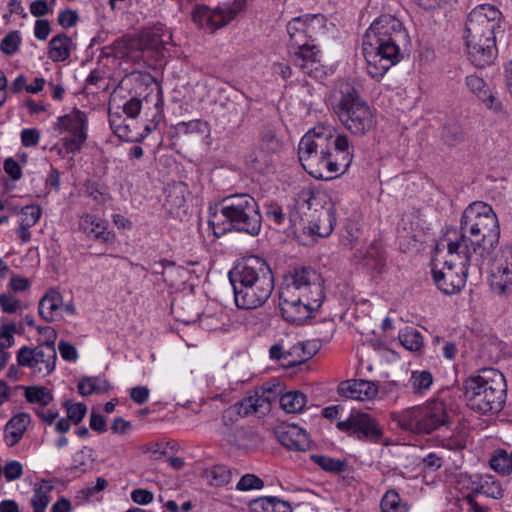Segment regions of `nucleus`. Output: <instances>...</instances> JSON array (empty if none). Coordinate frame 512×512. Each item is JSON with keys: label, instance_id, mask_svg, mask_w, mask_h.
Segmentation results:
<instances>
[{"label": "nucleus", "instance_id": "f257e3e1", "mask_svg": "<svg viewBox=\"0 0 512 512\" xmlns=\"http://www.w3.org/2000/svg\"><path fill=\"white\" fill-rule=\"evenodd\" d=\"M500 225L493 208L482 201L469 204L463 211L459 232L448 235L449 250L469 252V260L476 266L488 265L499 243Z\"/></svg>", "mask_w": 512, "mask_h": 512}, {"label": "nucleus", "instance_id": "f03ea898", "mask_svg": "<svg viewBox=\"0 0 512 512\" xmlns=\"http://www.w3.org/2000/svg\"><path fill=\"white\" fill-rule=\"evenodd\" d=\"M299 160L314 178L331 179L351 165L353 147L346 135L332 137L330 129L315 127L309 130L298 145Z\"/></svg>", "mask_w": 512, "mask_h": 512}, {"label": "nucleus", "instance_id": "7ed1b4c3", "mask_svg": "<svg viewBox=\"0 0 512 512\" xmlns=\"http://www.w3.org/2000/svg\"><path fill=\"white\" fill-rule=\"evenodd\" d=\"M323 278L316 270L299 267L288 273L279 289L282 317L302 324L317 311L325 298Z\"/></svg>", "mask_w": 512, "mask_h": 512}, {"label": "nucleus", "instance_id": "20e7f679", "mask_svg": "<svg viewBox=\"0 0 512 512\" xmlns=\"http://www.w3.org/2000/svg\"><path fill=\"white\" fill-rule=\"evenodd\" d=\"M404 37V27L396 17L386 14L373 21L363 38V55L368 75L379 81L399 62L398 42Z\"/></svg>", "mask_w": 512, "mask_h": 512}, {"label": "nucleus", "instance_id": "39448f33", "mask_svg": "<svg viewBox=\"0 0 512 512\" xmlns=\"http://www.w3.org/2000/svg\"><path fill=\"white\" fill-rule=\"evenodd\" d=\"M235 304L240 309L263 306L274 290V276L268 263L259 256H248L229 272Z\"/></svg>", "mask_w": 512, "mask_h": 512}, {"label": "nucleus", "instance_id": "423d86ee", "mask_svg": "<svg viewBox=\"0 0 512 512\" xmlns=\"http://www.w3.org/2000/svg\"><path fill=\"white\" fill-rule=\"evenodd\" d=\"M501 12L490 4H481L469 14L466 23V46L472 64L484 68L497 55L495 31L499 28Z\"/></svg>", "mask_w": 512, "mask_h": 512}, {"label": "nucleus", "instance_id": "0eeeda50", "mask_svg": "<svg viewBox=\"0 0 512 512\" xmlns=\"http://www.w3.org/2000/svg\"><path fill=\"white\" fill-rule=\"evenodd\" d=\"M261 220L256 200L248 194H235L225 197L211 210L208 224L216 237L232 230L256 236Z\"/></svg>", "mask_w": 512, "mask_h": 512}, {"label": "nucleus", "instance_id": "6e6552de", "mask_svg": "<svg viewBox=\"0 0 512 512\" xmlns=\"http://www.w3.org/2000/svg\"><path fill=\"white\" fill-rule=\"evenodd\" d=\"M326 31V19L321 14H307L293 18L287 24L291 57L295 66L305 74L318 76L320 60L314 41Z\"/></svg>", "mask_w": 512, "mask_h": 512}, {"label": "nucleus", "instance_id": "1a4fd4ad", "mask_svg": "<svg viewBox=\"0 0 512 512\" xmlns=\"http://www.w3.org/2000/svg\"><path fill=\"white\" fill-rule=\"evenodd\" d=\"M469 252L449 250V241H440L432 259V276L437 288L444 294L459 292L465 285L468 274H481L485 265L476 266L469 260Z\"/></svg>", "mask_w": 512, "mask_h": 512}, {"label": "nucleus", "instance_id": "9d476101", "mask_svg": "<svg viewBox=\"0 0 512 512\" xmlns=\"http://www.w3.org/2000/svg\"><path fill=\"white\" fill-rule=\"evenodd\" d=\"M465 397L469 407L481 414L502 410L506 399L504 375L493 368L481 370L464 382Z\"/></svg>", "mask_w": 512, "mask_h": 512}, {"label": "nucleus", "instance_id": "9b49d317", "mask_svg": "<svg viewBox=\"0 0 512 512\" xmlns=\"http://www.w3.org/2000/svg\"><path fill=\"white\" fill-rule=\"evenodd\" d=\"M280 385L265 384L253 391H250L241 401L230 408L241 417L256 414L259 417L266 415L271 410V405L279 398L281 408L287 413L301 412L306 403L307 397L301 391H289L280 395Z\"/></svg>", "mask_w": 512, "mask_h": 512}, {"label": "nucleus", "instance_id": "f8f14e48", "mask_svg": "<svg viewBox=\"0 0 512 512\" xmlns=\"http://www.w3.org/2000/svg\"><path fill=\"white\" fill-rule=\"evenodd\" d=\"M341 93L337 110L340 122L352 134L365 135L374 124L371 108L359 98L353 87L347 85Z\"/></svg>", "mask_w": 512, "mask_h": 512}, {"label": "nucleus", "instance_id": "ddd939ff", "mask_svg": "<svg viewBox=\"0 0 512 512\" xmlns=\"http://www.w3.org/2000/svg\"><path fill=\"white\" fill-rule=\"evenodd\" d=\"M399 425L412 432L430 433L449 423V413L442 400L429 401L421 407H412L398 417Z\"/></svg>", "mask_w": 512, "mask_h": 512}, {"label": "nucleus", "instance_id": "4468645a", "mask_svg": "<svg viewBox=\"0 0 512 512\" xmlns=\"http://www.w3.org/2000/svg\"><path fill=\"white\" fill-rule=\"evenodd\" d=\"M339 431L358 440L375 444L393 445L384 437L379 422L370 414L352 411L347 418L336 423Z\"/></svg>", "mask_w": 512, "mask_h": 512}, {"label": "nucleus", "instance_id": "2eb2a0df", "mask_svg": "<svg viewBox=\"0 0 512 512\" xmlns=\"http://www.w3.org/2000/svg\"><path fill=\"white\" fill-rule=\"evenodd\" d=\"M245 0H233L214 9L198 6L192 14L193 21L199 26L215 31L232 21L243 10Z\"/></svg>", "mask_w": 512, "mask_h": 512}, {"label": "nucleus", "instance_id": "dca6fc26", "mask_svg": "<svg viewBox=\"0 0 512 512\" xmlns=\"http://www.w3.org/2000/svg\"><path fill=\"white\" fill-rule=\"evenodd\" d=\"M56 349L50 345H38L35 348L22 347L17 353V362L22 367L40 377L51 374L56 365Z\"/></svg>", "mask_w": 512, "mask_h": 512}, {"label": "nucleus", "instance_id": "f3484780", "mask_svg": "<svg viewBox=\"0 0 512 512\" xmlns=\"http://www.w3.org/2000/svg\"><path fill=\"white\" fill-rule=\"evenodd\" d=\"M88 118L85 112L74 108L70 113L57 119L59 131L69 132L70 136L64 139V147L67 152L80 151L87 140Z\"/></svg>", "mask_w": 512, "mask_h": 512}, {"label": "nucleus", "instance_id": "a211bd4d", "mask_svg": "<svg viewBox=\"0 0 512 512\" xmlns=\"http://www.w3.org/2000/svg\"><path fill=\"white\" fill-rule=\"evenodd\" d=\"M338 393L347 399L369 401L378 394V386L368 380L350 379L338 385Z\"/></svg>", "mask_w": 512, "mask_h": 512}, {"label": "nucleus", "instance_id": "6ab92c4d", "mask_svg": "<svg viewBox=\"0 0 512 512\" xmlns=\"http://www.w3.org/2000/svg\"><path fill=\"white\" fill-rule=\"evenodd\" d=\"M490 287L499 296L512 292V249L505 253L504 259L492 271Z\"/></svg>", "mask_w": 512, "mask_h": 512}, {"label": "nucleus", "instance_id": "aec40b11", "mask_svg": "<svg viewBox=\"0 0 512 512\" xmlns=\"http://www.w3.org/2000/svg\"><path fill=\"white\" fill-rule=\"evenodd\" d=\"M308 218L310 220L307 229L310 234L327 237L333 231L335 217L331 208L314 209V212L309 213Z\"/></svg>", "mask_w": 512, "mask_h": 512}, {"label": "nucleus", "instance_id": "412c9836", "mask_svg": "<svg viewBox=\"0 0 512 512\" xmlns=\"http://www.w3.org/2000/svg\"><path fill=\"white\" fill-rule=\"evenodd\" d=\"M276 437L283 448H305L308 445L306 431L297 425L279 427Z\"/></svg>", "mask_w": 512, "mask_h": 512}, {"label": "nucleus", "instance_id": "4be33fe9", "mask_svg": "<svg viewBox=\"0 0 512 512\" xmlns=\"http://www.w3.org/2000/svg\"><path fill=\"white\" fill-rule=\"evenodd\" d=\"M63 407L66 410L67 417L60 418L54 426V431L59 434H64L69 431L71 424H79L85 417L87 407L83 403H73L71 400L63 402Z\"/></svg>", "mask_w": 512, "mask_h": 512}, {"label": "nucleus", "instance_id": "5701e85b", "mask_svg": "<svg viewBox=\"0 0 512 512\" xmlns=\"http://www.w3.org/2000/svg\"><path fill=\"white\" fill-rule=\"evenodd\" d=\"M469 488L473 493L483 494L493 499L503 497V489L499 481L491 475H475L470 479Z\"/></svg>", "mask_w": 512, "mask_h": 512}, {"label": "nucleus", "instance_id": "b1692460", "mask_svg": "<svg viewBox=\"0 0 512 512\" xmlns=\"http://www.w3.org/2000/svg\"><path fill=\"white\" fill-rule=\"evenodd\" d=\"M30 415L19 413L13 416L4 427V441L9 447L16 445L30 424Z\"/></svg>", "mask_w": 512, "mask_h": 512}, {"label": "nucleus", "instance_id": "393cba45", "mask_svg": "<svg viewBox=\"0 0 512 512\" xmlns=\"http://www.w3.org/2000/svg\"><path fill=\"white\" fill-rule=\"evenodd\" d=\"M63 305V296L58 289H49L39 302V314L47 322L56 319L57 313Z\"/></svg>", "mask_w": 512, "mask_h": 512}, {"label": "nucleus", "instance_id": "a878e982", "mask_svg": "<svg viewBox=\"0 0 512 512\" xmlns=\"http://www.w3.org/2000/svg\"><path fill=\"white\" fill-rule=\"evenodd\" d=\"M72 40L64 33H60L49 42L48 57L54 62H62L69 58Z\"/></svg>", "mask_w": 512, "mask_h": 512}, {"label": "nucleus", "instance_id": "bb28decb", "mask_svg": "<svg viewBox=\"0 0 512 512\" xmlns=\"http://www.w3.org/2000/svg\"><path fill=\"white\" fill-rule=\"evenodd\" d=\"M54 489V485L51 481L42 480L35 484L33 489V495L30 500V504L34 512H46V508L51 499V492Z\"/></svg>", "mask_w": 512, "mask_h": 512}, {"label": "nucleus", "instance_id": "cd10ccee", "mask_svg": "<svg viewBox=\"0 0 512 512\" xmlns=\"http://www.w3.org/2000/svg\"><path fill=\"white\" fill-rule=\"evenodd\" d=\"M319 205L318 197L310 189L301 190L294 199V210L299 214L301 220H303V216L308 217V212H314Z\"/></svg>", "mask_w": 512, "mask_h": 512}, {"label": "nucleus", "instance_id": "c85d7f7f", "mask_svg": "<svg viewBox=\"0 0 512 512\" xmlns=\"http://www.w3.org/2000/svg\"><path fill=\"white\" fill-rule=\"evenodd\" d=\"M246 164L258 173H265L272 164V153L263 147H256L246 156Z\"/></svg>", "mask_w": 512, "mask_h": 512}, {"label": "nucleus", "instance_id": "c756f323", "mask_svg": "<svg viewBox=\"0 0 512 512\" xmlns=\"http://www.w3.org/2000/svg\"><path fill=\"white\" fill-rule=\"evenodd\" d=\"M80 227L88 235H93L96 239L108 240L106 223L95 215L86 214L82 216Z\"/></svg>", "mask_w": 512, "mask_h": 512}, {"label": "nucleus", "instance_id": "7c9ffc66", "mask_svg": "<svg viewBox=\"0 0 512 512\" xmlns=\"http://www.w3.org/2000/svg\"><path fill=\"white\" fill-rule=\"evenodd\" d=\"M202 477L210 486L222 487L230 483L232 473L224 465H214L203 470Z\"/></svg>", "mask_w": 512, "mask_h": 512}, {"label": "nucleus", "instance_id": "2f4dec72", "mask_svg": "<svg viewBox=\"0 0 512 512\" xmlns=\"http://www.w3.org/2000/svg\"><path fill=\"white\" fill-rule=\"evenodd\" d=\"M309 343L299 344L292 348L293 351H285L281 344H274L269 349L270 358L273 360L280 361L284 366H294L296 364H300L303 360H292L291 356L293 352L298 350H302L306 353V350L309 348Z\"/></svg>", "mask_w": 512, "mask_h": 512}, {"label": "nucleus", "instance_id": "473e14b6", "mask_svg": "<svg viewBox=\"0 0 512 512\" xmlns=\"http://www.w3.org/2000/svg\"><path fill=\"white\" fill-rule=\"evenodd\" d=\"M311 460L320 466L324 471L340 474L348 470L349 465L345 458H332L325 455L313 454Z\"/></svg>", "mask_w": 512, "mask_h": 512}, {"label": "nucleus", "instance_id": "72a5a7b5", "mask_svg": "<svg viewBox=\"0 0 512 512\" xmlns=\"http://www.w3.org/2000/svg\"><path fill=\"white\" fill-rule=\"evenodd\" d=\"M433 375L427 370L412 371L408 384L414 394H425L433 384Z\"/></svg>", "mask_w": 512, "mask_h": 512}, {"label": "nucleus", "instance_id": "f704fd0d", "mask_svg": "<svg viewBox=\"0 0 512 512\" xmlns=\"http://www.w3.org/2000/svg\"><path fill=\"white\" fill-rule=\"evenodd\" d=\"M185 203V187L182 184L174 185L167 190L164 206L171 214L178 213Z\"/></svg>", "mask_w": 512, "mask_h": 512}, {"label": "nucleus", "instance_id": "c9c22d12", "mask_svg": "<svg viewBox=\"0 0 512 512\" xmlns=\"http://www.w3.org/2000/svg\"><path fill=\"white\" fill-rule=\"evenodd\" d=\"M108 388V382L100 377H85L78 383V391L82 396H88L92 393H104Z\"/></svg>", "mask_w": 512, "mask_h": 512}, {"label": "nucleus", "instance_id": "e433bc0d", "mask_svg": "<svg viewBox=\"0 0 512 512\" xmlns=\"http://www.w3.org/2000/svg\"><path fill=\"white\" fill-rule=\"evenodd\" d=\"M399 340L405 349L413 352L420 351L424 344L421 333L412 327L404 328L399 333Z\"/></svg>", "mask_w": 512, "mask_h": 512}, {"label": "nucleus", "instance_id": "4c0bfd02", "mask_svg": "<svg viewBox=\"0 0 512 512\" xmlns=\"http://www.w3.org/2000/svg\"><path fill=\"white\" fill-rule=\"evenodd\" d=\"M380 506L382 512H408L406 503L401 500L399 494L394 490L385 493Z\"/></svg>", "mask_w": 512, "mask_h": 512}, {"label": "nucleus", "instance_id": "58836bf2", "mask_svg": "<svg viewBox=\"0 0 512 512\" xmlns=\"http://www.w3.org/2000/svg\"><path fill=\"white\" fill-rule=\"evenodd\" d=\"M490 467L501 475H508L512 471V450L508 454L506 450L499 452L490 459Z\"/></svg>", "mask_w": 512, "mask_h": 512}, {"label": "nucleus", "instance_id": "ea45409f", "mask_svg": "<svg viewBox=\"0 0 512 512\" xmlns=\"http://www.w3.org/2000/svg\"><path fill=\"white\" fill-rule=\"evenodd\" d=\"M25 398L30 403L47 406L53 399L51 392L45 387L30 386L25 389Z\"/></svg>", "mask_w": 512, "mask_h": 512}, {"label": "nucleus", "instance_id": "a19ab883", "mask_svg": "<svg viewBox=\"0 0 512 512\" xmlns=\"http://www.w3.org/2000/svg\"><path fill=\"white\" fill-rule=\"evenodd\" d=\"M368 267L378 269L384 264V255L381 246L378 243H372L362 256Z\"/></svg>", "mask_w": 512, "mask_h": 512}, {"label": "nucleus", "instance_id": "79ce46f5", "mask_svg": "<svg viewBox=\"0 0 512 512\" xmlns=\"http://www.w3.org/2000/svg\"><path fill=\"white\" fill-rule=\"evenodd\" d=\"M178 134H204L208 132V123L201 119H195L188 122H180L175 126Z\"/></svg>", "mask_w": 512, "mask_h": 512}, {"label": "nucleus", "instance_id": "37998d69", "mask_svg": "<svg viewBox=\"0 0 512 512\" xmlns=\"http://www.w3.org/2000/svg\"><path fill=\"white\" fill-rule=\"evenodd\" d=\"M42 214V210L38 205H27L19 211V224L23 226L33 227L37 224Z\"/></svg>", "mask_w": 512, "mask_h": 512}, {"label": "nucleus", "instance_id": "c03bdc74", "mask_svg": "<svg viewBox=\"0 0 512 512\" xmlns=\"http://www.w3.org/2000/svg\"><path fill=\"white\" fill-rule=\"evenodd\" d=\"M95 459L92 457V450H76L73 455V464L71 468L87 471L94 466Z\"/></svg>", "mask_w": 512, "mask_h": 512}, {"label": "nucleus", "instance_id": "a18cd8bd", "mask_svg": "<svg viewBox=\"0 0 512 512\" xmlns=\"http://www.w3.org/2000/svg\"><path fill=\"white\" fill-rule=\"evenodd\" d=\"M466 85L480 100L488 97L490 90L482 78L476 75H469L466 77Z\"/></svg>", "mask_w": 512, "mask_h": 512}, {"label": "nucleus", "instance_id": "49530a36", "mask_svg": "<svg viewBox=\"0 0 512 512\" xmlns=\"http://www.w3.org/2000/svg\"><path fill=\"white\" fill-rule=\"evenodd\" d=\"M21 43V37L19 31L9 32L0 43V50L6 55L14 54Z\"/></svg>", "mask_w": 512, "mask_h": 512}, {"label": "nucleus", "instance_id": "de8ad7c7", "mask_svg": "<svg viewBox=\"0 0 512 512\" xmlns=\"http://www.w3.org/2000/svg\"><path fill=\"white\" fill-rule=\"evenodd\" d=\"M17 332L15 323L3 324L0 328V348L7 350L14 344V335Z\"/></svg>", "mask_w": 512, "mask_h": 512}, {"label": "nucleus", "instance_id": "09e8293b", "mask_svg": "<svg viewBox=\"0 0 512 512\" xmlns=\"http://www.w3.org/2000/svg\"><path fill=\"white\" fill-rule=\"evenodd\" d=\"M0 305L6 313H16L25 307L19 299L9 292L0 295Z\"/></svg>", "mask_w": 512, "mask_h": 512}, {"label": "nucleus", "instance_id": "8fccbe9b", "mask_svg": "<svg viewBox=\"0 0 512 512\" xmlns=\"http://www.w3.org/2000/svg\"><path fill=\"white\" fill-rule=\"evenodd\" d=\"M264 486V482L253 474H246L241 477L237 483L236 488L241 491H248L251 489H261Z\"/></svg>", "mask_w": 512, "mask_h": 512}, {"label": "nucleus", "instance_id": "3c124183", "mask_svg": "<svg viewBox=\"0 0 512 512\" xmlns=\"http://www.w3.org/2000/svg\"><path fill=\"white\" fill-rule=\"evenodd\" d=\"M141 38L146 48L149 49H159L164 43L160 36L159 29L146 31L142 34Z\"/></svg>", "mask_w": 512, "mask_h": 512}, {"label": "nucleus", "instance_id": "603ef678", "mask_svg": "<svg viewBox=\"0 0 512 512\" xmlns=\"http://www.w3.org/2000/svg\"><path fill=\"white\" fill-rule=\"evenodd\" d=\"M23 473V466L18 461H8L3 467V474L7 481L19 479Z\"/></svg>", "mask_w": 512, "mask_h": 512}, {"label": "nucleus", "instance_id": "864d4df0", "mask_svg": "<svg viewBox=\"0 0 512 512\" xmlns=\"http://www.w3.org/2000/svg\"><path fill=\"white\" fill-rule=\"evenodd\" d=\"M155 459L163 458L165 462H167L173 469L181 470L185 466V460L182 457L167 455L165 451L153 450Z\"/></svg>", "mask_w": 512, "mask_h": 512}, {"label": "nucleus", "instance_id": "5fc2aeb1", "mask_svg": "<svg viewBox=\"0 0 512 512\" xmlns=\"http://www.w3.org/2000/svg\"><path fill=\"white\" fill-rule=\"evenodd\" d=\"M258 147H263L265 150L274 153L278 147V141L272 130L268 129L261 134V141Z\"/></svg>", "mask_w": 512, "mask_h": 512}, {"label": "nucleus", "instance_id": "6e6d98bb", "mask_svg": "<svg viewBox=\"0 0 512 512\" xmlns=\"http://www.w3.org/2000/svg\"><path fill=\"white\" fill-rule=\"evenodd\" d=\"M40 133L36 128H26L21 131V143L24 147H33L38 144Z\"/></svg>", "mask_w": 512, "mask_h": 512}, {"label": "nucleus", "instance_id": "4d7b16f0", "mask_svg": "<svg viewBox=\"0 0 512 512\" xmlns=\"http://www.w3.org/2000/svg\"><path fill=\"white\" fill-rule=\"evenodd\" d=\"M108 485V482L106 479L99 477L96 480L95 485H87L85 488L79 491V493L83 496L85 499H89L93 497L95 494L103 491Z\"/></svg>", "mask_w": 512, "mask_h": 512}, {"label": "nucleus", "instance_id": "13d9d810", "mask_svg": "<svg viewBox=\"0 0 512 512\" xmlns=\"http://www.w3.org/2000/svg\"><path fill=\"white\" fill-rule=\"evenodd\" d=\"M237 438L240 441L237 445L238 446H247L249 444L251 445H258L260 438L259 436L253 432V431H247L243 428L237 429Z\"/></svg>", "mask_w": 512, "mask_h": 512}, {"label": "nucleus", "instance_id": "bf43d9fd", "mask_svg": "<svg viewBox=\"0 0 512 512\" xmlns=\"http://www.w3.org/2000/svg\"><path fill=\"white\" fill-rule=\"evenodd\" d=\"M58 350L61 357L70 362H75L78 358L76 348L68 342L60 341L58 344Z\"/></svg>", "mask_w": 512, "mask_h": 512}, {"label": "nucleus", "instance_id": "052dcab7", "mask_svg": "<svg viewBox=\"0 0 512 512\" xmlns=\"http://www.w3.org/2000/svg\"><path fill=\"white\" fill-rule=\"evenodd\" d=\"M274 497H262L250 502L252 512H270Z\"/></svg>", "mask_w": 512, "mask_h": 512}, {"label": "nucleus", "instance_id": "680f3d73", "mask_svg": "<svg viewBox=\"0 0 512 512\" xmlns=\"http://www.w3.org/2000/svg\"><path fill=\"white\" fill-rule=\"evenodd\" d=\"M153 493L146 489H135L131 492V499L139 505H147L153 501Z\"/></svg>", "mask_w": 512, "mask_h": 512}, {"label": "nucleus", "instance_id": "e2e57ef3", "mask_svg": "<svg viewBox=\"0 0 512 512\" xmlns=\"http://www.w3.org/2000/svg\"><path fill=\"white\" fill-rule=\"evenodd\" d=\"M4 171L13 179L19 180L22 176V171L18 162L13 158H7L3 165Z\"/></svg>", "mask_w": 512, "mask_h": 512}, {"label": "nucleus", "instance_id": "0e129e2a", "mask_svg": "<svg viewBox=\"0 0 512 512\" xmlns=\"http://www.w3.org/2000/svg\"><path fill=\"white\" fill-rule=\"evenodd\" d=\"M37 416L47 425H52L53 422L59 417V413L56 410L41 406L36 409Z\"/></svg>", "mask_w": 512, "mask_h": 512}, {"label": "nucleus", "instance_id": "69168bd1", "mask_svg": "<svg viewBox=\"0 0 512 512\" xmlns=\"http://www.w3.org/2000/svg\"><path fill=\"white\" fill-rule=\"evenodd\" d=\"M77 13L72 10L61 11L58 15V23L64 28L72 27L77 22Z\"/></svg>", "mask_w": 512, "mask_h": 512}, {"label": "nucleus", "instance_id": "338daca9", "mask_svg": "<svg viewBox=\"0 0 512 512\" xmlns=\"http://www.w3.org/2000/svg\"><path fill=\"white\" fill-rule=\"evenodd\" d=\"M50 23L46 19H39L35 22L34 34L39 40H46L50 33Z\"/></svg>", "mask_w": 512, "mask_h": 512}, {"label": "nucleus", "instance_id": "774afa93", "mask_svg": "<svg viewBox=\"0 0 512 512\" xmlns=\"http://www.w3.org/2000/svg\"><path fill=\"white\" fill-rule=\"evenodd\" d=\"M123 111L129 118H136L141 111V100L138 98H131L124 104Z\"/></svg>", "mask_w": 512, "mask_h": 512}]
</instances>
